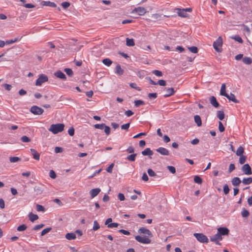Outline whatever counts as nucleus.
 <instances>
[{"mask_svg":"<svg viewBox=\"0 0 252 252\" xmlns=\"http://www.w3.org/2000/svg\"><path fill=\"white\" fill-rule=\"evenodd\" d=\"M64 125L63 124H52L51 125L49 130L54 134H57L63 130Z\"/></svg>","mask_w":252,"mask_h":252,"instance_id":"f257e3e1","label":"nucleus"},{"mask_svg":"<svg viewBox=\"0 0 252 252\" xmlns=\"http://www.w3.org/2000/svg\"><path fill=\"white\" fill-rule=\"evenodd\" d=\"M222 39L221 36H219L218 39L214 42L213 47L218 52H221L222 51Z\"/></svg>","mask_w":252,"mask_h":252,"instance_id":"f03ea898","label":"nucleus"},{"mask_svg":"<svg viewBox=\"0 0 252 252\" xmlns=\"http://www.w3.org/2000/svg\"><path fill=\"white\" fill-rule=\"evenodd\" d=\"M193 235L196 238V239L200 243H208L209 241L207 237L202 233H195L193 234Z\"/></svg>","mask_w":252,"mask_h":252,"instance_id":"7ed1b4c3","label":"nucleus"},{"mask_svg":"<svg viewBox=\"0 0 252 252\" xmlns=\"http://www.w3.org/2000/svg\"><path fill=\"white\" fill-rule=\"evenodd\" d=\"M48 80V76L44 74H41L36 81V86H41L43 83L47 82Z\"/></svg>","mask_w":252,"mask_h":252,"instance_id":"20e7f679","label":"nucleus"},{"mask_svg":"<svg viewBox=\"0 0 252 252\" xmlns=\"http://www.w3.org/2000/svg\"><path fill=\"white\" fill-rule=\"evenodd\" d=\"M135 239L137 242L144 244H150L151 242V240L149 238L139 235L136 236Z\"/></svg>","mask_w":252,"mask_h":252,"instance_id":"39448f33","label":"nucleus"},{"mask_svg":"<svg viewBox=\"0 0 252 252\" xmlns=\"http://www.w3.org/2000/svg\"><path fill=\"white\" fill-rule=\"evenodd\" d=\"M147 12L146 9L143 7H137L132 10V13H137L139 16H143Z\"/></svg>","mask_w":252,"mask_h":252,"instance_id":"423d86ee","label":"nucleus"},{"mask_svg":"<svg viewBox=\"0 0 252 252\" xmlns=\"http://www.w3.org/2000/svg\"><path fill=\"white\" fill-rule=\"evenodd\" d=\"M30 111L32 114L38 115H41L44 112L43 109L36 105L32 106Z\"/></svg>","mask_w":252,"mask_h":252,"instance_id":"0eeeda50","label":"nucleus"},{"mask_svg":"<svg viewBox=\"0 0 252 252\" xmlns=\"http://www.w3.org/2000/svg\"><path fill=\"white\" fill-rule=\"evenodd\" d=\"M242 170L246 175H250L252 174V168L248 163L244 164L242 167Z\"/></svg>","mask_w":252,"mask_h":252,"instance_id":"6e6552de","label":"nucleus"},{"mask_svg":"<svg viewBox=\"0 0 252 252\" xmlns=\"http://www.w3.org/2000/svg\"><path fill=\"white\" fill-rule=\"evenodd\" d=\"M164 91H165V93L163 95L164 97H168L172 95H173L175 91L173 88H165L164 89Z\"/></svg>","mask_w":252,"mask_h":252,"instance_id":"1a4fd4ad","label":"nucleus"},{"mask_svg":"<svg viewBox=\"0 0 252 252\" xmlns=\"http://www.w3.org/2000/svg\"><path fill=\"white\" fill-rule=\"evenodd\" d=\"M138 233L139 234H144L147 235L148 236L152 237L153 235L152 232L147 228L145 227H141L138 230Z\"/></svg>","mask_w":252,"mask_h":252,"instance_id":"9d476101","label":"nucleus"},{"mask_svg":"<svg viewBox=\"0 0 252 252\" xmlns=\"http://www.w3.org/2000/svg\"><path fill=\"white\" fill-rule=\"evenodd\" d=\"M229 232V229L226 227H220L218 228V233L220 234V236L227 235Z\"/></svg>","mask_w":252,"mask_h":252,"instance_id":"9b49d317","label":"nucleus"},{"mask_svg":"<svg viewBox=\"0 0 252 252\" xmlns=\"http://www.w3.org/2000/svg\"><path fill=\"white\" fill-rule=\"evenodd\" d=\"M54 75L57 78H60L63 80H66V75L61 70H59L56 71Z\"/></svg>","mask_w":252,"mask_h":252,"instance_id":"f8f14e48","label":"nucleus"},{"mask_svg":"<svg viewBox=\"0 0 252 252\" xmlns=\"http://www.w3.org/2000/svg\"><path fill=\"white\" fill-rule=\"evenodd\" d=\"M156 151L163 156L169 155V151L167 149L163 147H159L157 149H156Z\"/></svg>","mask_w":252,"mask_h":252,"instance_id":"ddd939ff","label":"nucleus"},{"mask_svg":"<svg viewBox=\"0 0 252 252\" xmlns=\"http://www.w3.org/2000/svg\"><path fill=\"white\" fill-rule=\"evenodd\" d=\"M176 10H177V13L178 15L181 17H187L188 14L185 12V10L181 8H176Z\"/></svg>","mask_w":252,"mask_h":252,"instance_id":"4468645a","label":"nucleus"},{"mask_svg":"<svg viewBox=\"0 0 252 252\" xmlns=\"http://www.w3.org/2000/svg\"><path fill=\"white\" fill-rule=\"evenodd\" d=\"M210 101L211 104L215 108H218L220 105L216 98L214 96H211L210 97Z\"/></svg>","mask_w":252,"mask_h":252,"instance_id":"2eb2a0df","label":"nucleus"},{"mask_svg":"<svg viewBox=\"0 0 252 252\" xmlns=\"http://www.w3.org/2000/svg\"><path fill=\"white\" fill-rule=\"evenodd\" d=\"M100 189L99 188H95L91 189L90 191L91 198H93L97 196L100 192Z\"/></svg>","mask_w":252,"mask_h":252,"instance_id":"dca6fc26","label":"nucleus"},{"mask_svg":"<svg viewBox=\"0 0 252 252\" xmlns=\"http://www.w3.org/2000/svg\"><path fill=\"white\" fill-rule=\"evenodd\" d=\"M225 97L229 100L232 101L234 103H239V101L236 98L235 95L232 93H230V95L227 94V95Z\"/></svg>","mask_w":252,"mask_h":252,"instance_id":"f3484780","label":"nucleus"},{"mask_svg":"<svg viewBox=\"0 0 252 252\" xmlns=\"http://www.w3.org/2000/svg\"><path fill=\"white\" fill-rule=\"evenodd\" d=\"M31 152L34 159L37 160L40 159V154L34 149H30Z\"/></svg>","mask_w":252,"mask_h":252,"instance_id":"a211bd4d","label":"nucleus"},{"mask_svg":"<svg viewBox=\"0 0 252 252\" xmlns=\"http://www.w3.org/2000/svg\"><path fill=\"white\" fill-rule=\"evenodd\" d=\"M141 154L142 155L145 156H151L153 155L154 153L153 151L151 150L150 148H147L145 149L144 151H142Z\"/></svg>","mask_w":252,"mask_h":252,"instance_id":"6ab92c4d","label":"nucleus"},{"mask_svg":"<svg viewBox=\"0 0 252 252\" xmlns=\"http://www.w3.org/2000/svg\"><path fill=\"white\" fill-rule=\"evenodd\" d=\"M222 239V236H220V234L218 232L217 234L210 237V241L212 242H216L217 240H221Z\"/></svg>","mask_w":252,"mask_h":252,"instance_id":"aec40b11","label":"nucleus"},{"mask_svg":"<svg viewBox=\"0 0 252 252\" xmlns=\"http://www.w3.org/2000/svg\"><path fill=\"white\" fill-rule=\"evenodd\" d=\"M241 181L240 179L238 177H234L231 180L232 184L234 186H238L241 183Z\"/></svg>","mask_w":252,"mask_h":252,"instance_id":"412c9836","label":"nucleus"},{"mask_svg":"<svg viewBox=\"0 0 252 252\" xmlns=\"http://www.w3.org/2000/svg\"><path fill=\"white\" fill-rule=\"evenodd\" d=\"M65 238L68 240H74L76 238V235L74 233H67L66 234Z\"/></svg>","mask_w":252,"mask_h":252,"instance_id":"4be33fe9","label":"nucleus"},{"mask_svg":"<svg viewBox=\"0 0 252 252\" xmlns=\"http://www.w3.org/2000/svg\"><path fill=\"white\" fill-rule=\"evenodd\" d=\"M194 119L195 123L198 126H200L202 125V121L199 115H195Z\"/></svg>","mask_w":252,"mask_h":252,"instance_id":"5701e85b","label":"nucleus"},{"mask_svg":"<svg viewBox=\"0 0 252 252\" xmlns=\"http://www.w3.org/2000/svg\"><path fill=\"white\" fill-rule=\"evenodd\" d=\"M29 220L32 222H33L34 221L37 220L38 219V216L36 214H33L32 213H30L29 214Z\"/></svg>","mask_w":252,"mask_h":252,"instance_id":"b1692460","label":"nucleus"},{"mask_svg":"<svg viewBox=\"0 0 252 252\" xmlns=\"http://www.w3.org/2000/svg\"><path fill=\"white\" fill-rule=\"evenodd\" d=\"M124 70L121 68L119 64H117L116 66V73L120 75L123 74Z\"/></svg>","mask_w":252,"mask_h":252,"instance_id":"393cba45","label":"nucleus"},{"mask_svg":"<svg viewBox=\"0 0 252 252\" xmlns=\"http://www.w3.org/2000/svg\"><path fill=\"white\" fill-rule=\"evenodd\" d=\"M126 45L127 46L132 47L135 45L134 39L133 38H126Z\"/></svg>","mask_w":252,"mask_h":252,"instance_id":"a878e982","label":"nucleus"},{"mask_svg":"<svg viewBox=\"0 0 252 252\" xmlns=\"http://www.w3.org/2000/svg\"><path fill=\"white\" fill-rule=\"evenodd\" d=\"M34 190L37 195H39L42 193L43 189L41 186H35L34 188Z\"/></svg>","mask_w":252,"mask_h":252,"instance_id":"bb28decb","label":"nucleus"},{"mask_svg":"<svg viewBox=\"0 0 252 252\" xmlns=\"http://www.w3.org/2000/svg\"><path fill=\"white\" fill-rule=\"evenodd\" d=\"M226 86L225 84H223L221 85L220 91V94L222 96H226L227 95V94L226 93L225 91Z\"/></svg>","mask_w":252,"mask_h":252,"instance_id":"cd10ccee","label":"nucleus"},{"mask_svg":"<svg viewBox=\"0 0 252 252\" xmlns=\"http://www.w3.org/2000/svg\"><path fill=\"white\" fill-rule=\"evenodd\" d=\"M43 5L44 6H50V7H57V5L56 3H55L53 2H51L49 1H43Z\"/></svg>","mask_w":252,"mask_h":252,"instance_id":"c85d7f7f","label":"nucleus"},{"mask_svg":"<svg viewBox=\"0 0 252 252\" xmlns=\"http://www.w3.org/2000/svg\"><path fill=\"white\" fill-rule=\"evenodd\" d=\"M242 183L244 185H250L252 183V178H245L243 179Z\"/></svg>","mask_w":252,"mask_h":252,"instance_id":"c756f323","label":"nucleus"},{"mask_svg":"<svg viewBox=\"0 0 252 252\" xmlns=\"http://www.w3.org/2000/svg\"><path fill=\"white\" fill-rule=\"evenodd\" d=\"M217 117L220 120H223L224 118V113L223 111H218L217 113Z\"/></svg>","mask_w":252,"mask_h":252,"instance_id":"7c9ffc66","label":"nucleus"},{"mask_svg":"<svg viewBox=\"0 0 252 252\" xmlns=\"http://www.w3.org/2000/svg\"><path fill=\"white\" fill-rule=\"evenodd\" d=\"M102 62L103 64L107 66H110L112 63V61L108 58H105L103 59Z\"/></svg>","mask_w":252,"mask_h":252,"instance_id":"2f4dec72","label":"nucleus"},{"mask_svg":"<svg viewBox=\"0 0 252 252\" xmlns=\"http://www.w3.org/2000/svg\"><path fill=\"white\" fill-rule=\"evenodd\" d=\"M243 62L246 64H250L252 63V59L248 57H245L243 58Z\"/></svg>","mask_w":252,"mask_h":252,"instance_id":"473e14b6","label":"nucleus"},{"mask_svg":"<svg viewBox=\"0 0 252 252\" xmlns=\"http://www.w3.org/2000/svg\"><path fill=\"white\" fill-rule=\"evenodd\" d=\"M137 156V154H132L128 156L126 158V159L130 161H134L135 158Z\"/></svg>","mask_w":252,"mask_h":252,"instance_id":"72a5a7b5","label":"nucleus"},{"mask_svg":"<svg viewBox=\"0 0 252 252\" xmlns=\"http://www.w3.org/2000/svg\"><path fill=\"white\" fill-rule=\"evenodd\" d=\"M244 152V149L243 147H242V146H240L237 149V150L236 151V154L237 156H242L243 155Z\"/></svg>","mask_w":252,"mask_h":252,"instance_id":"f704fd0d","label":"nucleus"},{"mask_svg":"<svg viewBox=\"0 0 252 252\" xmlns=\"http://www.w3.org/2000/svg\"><path fill=\"white\" fill-rule=\"evenodd\" d=\"M64 71L69 77H72L73 75V71L71 68H66L64 69Z\"/></svg>","mask_w":252,"mask_h":252,"instance_id":"c9c22d12","label":"nucleus"},{"mask_svg":"<svg viewBox=\"0 0 252 252\" xmlns=\"http://www.w3.org/2000/svg\"><path fill=\"white\" fill-rule=\"evenodd\" d=\"M194 181L195 183L198 184H201L203 182L202 179L199 176H194Z\"/></svg>","mask_w":252,"mask_h":252,"instance_id":"e433bc0d","label":"nucleus"},{"mask_svg":"<svg viewBox=\"0 0 252 252\" xmlns=\"http://www.w3.org/2000/svg\"><path fill=\"white\" fill-rule=\"evenodd\" d=\"M145 104V102L142 100H136L134 101V105L136 107H139L140 105Z\"/></svg>","mask_w":252,"mask_h":252,"instance_id":"4c0bfd02","label":"nucleus"},{"mask_svg":"<svg viewBox=\"0 0 252 252\" xmlns=\"http://www.w3.org/2000/svg\"><path fill=\"white\" fill-rule=\"evenodd\" d=\"M188 48L191 53H197L198 52L197 47L195 46L188 47Z\"/></svg>","mask_w":252,"mask_h":252,"instance_id":"58836bf2","label":"nucleus"},{"mask_svg":"<svg viewBox=\"0 0 252 252\" xmlns=\"http://www.w3.org/2000/svg\"><path fill=\"white\" fill-rule=\"evenodd\" d=\"M52 230L51 227H47L45 229H44L41 233V236H44L48 232H49Z\"/></svg>","mask_w":252,"mask_h":252,"instance_id":"ea45409f","label":"nucleus"},{"mask_svg":"<svg viewBox=\"0 0 252 252\" xmlns=\"http://www.w3.org/2000/svg\"><path fill=\"white\" fill-rule=\"evenodd\" d=\"M27 228V226L26 224H23L21 225H19L17 228V230L19 231H23L25 230Z\"/></svg>","mask_w":252,"mask_h":252,"instance_id":"a19ab883","label":"nucleus"},{"mask_svg":"<svg viewBox=\"0 0 252 252\" xmlns=\"http://www.w3.org/2000/svg\"><path fill=\"white\" fill-rule=\"evenodd\" d=\"M232 38L237 41L240 43H242L243 42V40L242 38L239 35H235L234 36L232 37Z\"/></svg>","mask_w":252,"mask_h":252,"instance_id":"79ce46f5","label":"nucleus"},{"mask_svg":"<svg viewBox=\"0 0 252 252\" xmlns=\"http://www.w3.org/2000/svg\"><path fill=\"white\" fill-rule=\"evenodd\" d=\"M9 160L11 162H16L21 160V158L17 157H10Z\"/></svg>","mask_w":252,"mask_h":252,"instance_id":"37998d69","label":"nucleus"},{"mask_svg":"<svg viewBox=\"0 0 252 252\" xmlns=\"http://www.w3.org/2000/svg\"><path fill=\"white\" fill-rule=\"evenodd\" d=\"M241 215L243 217L246 218L249 216L250 213L248 210L245 209H243L241 212Z\"/></svg>","mask_w":252,"mask_h":252,"instance_id":"c03bdc74","label":"nucleus"},{"mask_svg":"<svg viewBox=\"0 0 252 252\" xmlns=\"http://www.w3.org/2000/svg\"><path fill=\"white\" fill-rule=\"evenodd\" d=\"M148 173L150 177H156V173L151 168H149L147 170Z\"/></svg>","mask_w":252,"mask_h":252,"instance_id":"a18cd8bd","label":"nucleus"},{"mask_svg":"<svg viewBox=\"0 0 252 252\" xmlns=\"http://www.w3.org/2000/svg\"><path fill=\"white\" fill-rule=\"evenodd\" d=\"M36 209L38 212H44L45 211V208L39 204H37L36 206Z\"/></svg>","mask_w":252,"mask_h":252,"instance_id":"49530a36","label":"nucleus"},{"mask_svg":"<svg viewBox=\"0 0 252 252\" xmlns=\"http://www.w3.org/2000/svg\"><path fill=\"white\" fill-rule=\"evenodd\" d=\"M100 228V225L98 222L96 220H94V226L93 227V229L94 231H96L98 230Z\"/></svg>","mask_w":252,"mask_h":252,"instance_id":"de8ad7c7","label":"nucleus"},{"mask_svg":"<svg viewBox=\"0 0 252 252\" xmlns=\"http://www.w3.org/2000/svg\"><path fill=\"white\" fill-rule=\"evenodd\" d=\"M21 140L23 142H30L31 139L28 136L24 135L21 137Z\"/></svg>","mask_w":252,"mask_h":252,"instance_id":"09e8293b","label":"nucleus"},{"mask_svg":"<svg viewBox=\"0 0 252 252\" xmlns=\"http://www.w3.org/2000/svg\"><path fill=\"white\" fill-rule=\"evenodd\" d=\"M246 157L245 156H243V155L240 156L239 161L241 164H244L246 162Z\"/></svg>","mask_w":252,"mask_h":252,"instance_id":"8fccbe9b","label":"nucleus"},{"mask_svg":"<svg viewBox=\"0 0 252 252\" xmlns=\"http://www.w3.org/2000/svg\"><path fill=\"white\" fill-rule=\"evenodd\" d=\"M219 129L220 132H223L225 130V128L220 121L219 122Z\"/></svg>","mask_w":252,"mask_h":252,"instance_id":"3c124183","label":"nucleus"},{"mask_svg":"<svg viewBox=\"0 0 252 252\" xmlns=\"http://www.w3.org/2000/svg\"><path fill=\"white\" fill-rule=\"evenodd\" d=\"M49 176L52 179H55L57 177L56 173L53 170H51L49 172Z\"/></svg>","mask_w":252,"mask_h":252,"instance_id":"603ef678","label":"nucleus"},{"mask_svg":"<svg viewBox=\"0 0 252 252\" xmlns=\"http://www.w3.org/2000/svg\"><path fill=\"white\" fill-rule=\"evenodd\" d=\"M153 73L155 75L161 77L162 76V73L161 71L158 70H154L153 71Z\"/></svg>","mask_w":252,"mask_h":252,"instance_id":"864d4df0","label":"nucleus"},{"mask_svg":"<svg viewBox=\"0 0 252 252\" xmlns=\"http://www.w3.org/2000/svg\"><path fill=\"white\" fill-rule=\"evenodd\" d=\"M229 188L227 184H225L223 186V192L225 194H227L229 192Z\"/></svg>","mask_w":252,"mask_h":252,"instance_id":"5fc2aeb1","label":"nucleus"},{"mask_svg":"<svg viewBox=\"0 0 252 252\" xmlns=\"http://www.w3.org/2000/svg\"><path fill=\"white\" fill-rule=\"evenodd\" d=\"M129 86L131 88H133V89H135V90L138 91H141V89L137 87V85L134 83H131L129 84Z\"/></svg>","mask_w":252,"mask_h":252,"instance_id":"6e6d98bb","label":"nucleus"},{"mask_svg":"<svg viewBox=\"0 0 252 252\" xmlns=\"http://www.w3.org/2000/svg\"><path fill=\"white\" fill-rule=\"evenodd\" d=\"M105 125L104 124H95L94 126L95 128L103 129L105 127Z\"/></svg>","mask_w":252,"mask_h":252,"instance_id":"4d7b16f0","label":"nucleus"},{"mask_svg":"<svg viewBox=\"0 0 252 252\" xmlns=\"http://www.w3.org/2000/svg\"><path fill=\"white\" fill-rule=\"evenodd\" d=\"M61 5L63 6V8L66 9V8H68L70 5V3L69 2L64 1V2H63L61 3Z\"/></svg>","mask_w":252,"mask_h":252,"instance_id":"13d9d810","label":"nucleus"},{"mask_svg":"<svg viewBox=\"0 0 252 252\" xmlns=\"http://www.w3.org/2000/svg\"><path fill=\"white\" fill-rule=\"evenodd\" d=\"M167 168L171 173H172L173 174L175 173L176 168L175 167L172 166H168L167 167Z\"/></svg>","mask_w":252,"mask_h":252,"instance_id":"bf43d9fd","label":"nucleus"},{"mask_svg":"<svg viewBox=\"0 0 252 252\" xmlns=\"http://www.w3.org/2000/svg\"><path fill=\"white\" fill-rule=\"evenodd\" d=\"M44 226V224H40L36 225L33 228V230H39V229L42 228V227H43Z\"/></svg>","mask_w":252,"mask_h":252,"instance_id":"052dcab7","label":"nucleus"},{"mask_svg":"<svg viewBox=\"0 0 252 252\" xmlns=\"http://www.w3.org/2000/svg\"><path fill=\"white\" fill-rule=\"evenodd\" d=\"M114 166V163H111L106 169V171L108 173H112L113 168Z\"/></svg>","mask_w":252,"mask_h":252,"instance_id":"680f3d73","label":"nucleus"},{"mask_svg":"<svg viewBox=\"0 0 252 252\" xmlns=\"http://www.w3.org/2000/svg\"><path fill=\"white\" fill-rule=\"evenodd\" d=\"M104 128V132L106 133L107 135H108L110 134V128L109 126H105Z\"/></svg>","mask_w":252,"mask_h":252,"instance_id":"e2e57ef3","label":"nucleus"},{"mask_svg":"<svg viewBox=\"0 0 252 252\" xmlns=\"http://www.w3.org/2000/svg\"><path fill=\"white\" fill-rule=\"evenodd\" d=\"M129 126H130V123H128L122 125L121 128L122 129H125V130H127L128 128L129 127Z\"/></svg>","mask_w":252,"mask_h":252,"instance_id":"0e129e2a","label":"nucleus"},{"mask_svg":"<svg viewBox=\"0 0 252 252\" xmlns=\"http://www.w3.org/2000/svg\"><path fill=\"white\" fill-rule=\"evenodd\" d=\"M68 133L70 136H73L74 134V129L73 127H71L68 130Z\"/></svg>","mask_w":252,"mask_h":252,"instance_id":"69168bd1","label":"nucleus"},{"mask_svg":"<svg viewBox=\"0 0 252 252\" xmlns=\"http://www.w3.org/2000/svg\"><path fill=\"white\" fill-rule=\"evenodd\" d=\"M63 151V149L62 147H56L55 148V152L56 153H62Z\"/></svg>","mask_w":252,"mask_h":252,"instance_id":"338daca9","label":"nucleus"},{"mask_svg":"<svg viewBox=\"0 0 252 252\" xmlns=\"http://www.w3.org/2000/svg\"><path fill=\"white\" fill-rule=\"evenodd\" d=\"M118 197L120 201H124L125 199V195L123 193H119L118 195Z\"/></svg>","mask_w":252,"mask_h":252,"instance_id":"774afa93","label":"nucleus"}]
</instances>
